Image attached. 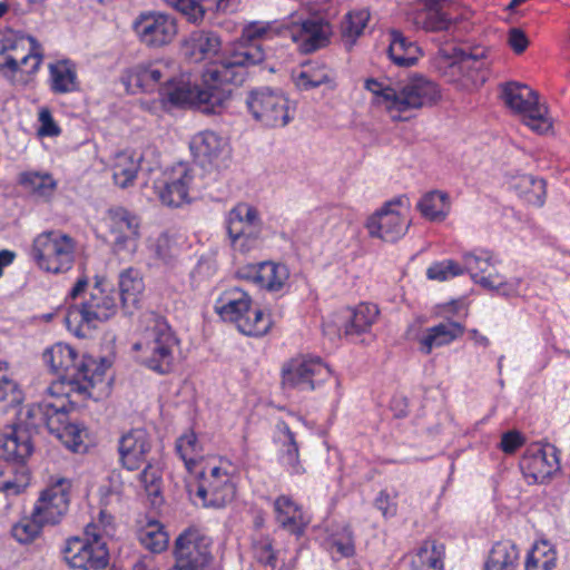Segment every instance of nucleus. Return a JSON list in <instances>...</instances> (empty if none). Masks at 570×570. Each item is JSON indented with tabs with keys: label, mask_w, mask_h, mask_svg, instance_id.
Masks as SVG:
<instances>
[{
	"label": "nucleus",
	"mask_w": 570,
	"mask_h": 570,
	"mask_svg": "<svg viewBox=\"0 0 570 570\" xmlns=\"http://www.w3.org/2000/svg\"><path fill=\"white\" fill-rule=\"evenodd\" d=\"M278 431L277 441L281 443L279 463L291 475H301L305 469L299 460V446L287 423L279 421L276 425Z\"/></svg>",
	"instance_id": "nucleus-27"
},
{
	"label": "nucleus",
	"mask_w": 570,
	"mask_h": 570,
	"mask_svg": "<svg viewBox=\"0 0 570 570\" xmlns=\"http://www.w3.org/2000/svg\"><path fill=\"white\" fill-rule=\"evenodd\" d=\"M397 208H409V199L404 196L395 197L371 215L365 224L368 235L391 243L404 236L410 227V220H406Z\"/></svg>",
	"instance_id": "nucleus-15"
},
{
	"label": "nucleus",
	"mask_w": 570,
	"mask_h": 570,
	"mask_svg": "<svg viewBox=\"0 0 570 570\" xmlns=\"http://www.w3.org/2000/svg\"><path fill=\"white\" fill-rule=\"evenodd\" d=\"M262 263L259 264H248V265H245V266H242L237 269L236 272V277L239 278V279H244V281H248V282H252L254 284H257L259 283L261 281V275H262Z\"/></svg>",
	"instance_id": "nucleus-59"
},
{
	"label": "nucleus",
	"mask_w": 570,
	"mask_h": 570,
	"mask_svg": "<svg viewBox=\"0 0 570 570\" xmlns=\"http://www.w3.org/2000/svg\"><path fill=\"white\" fill-rule=\"evenodd\" d=\"M331 375L330 368L320 357L299 355L284 363L282 386L284 390L312 392Z\"/></svg>",
	"instance_id": "nucleus-14"
},
{
	"label": "nucleus",
	"mask_w": 570,
	"mask_h": 570,
	"mask_svg": "<svg viewBox=\"0 0 570 570\" xmlns=\"http://www.w3.org/2000/svg\"><path fill=\"white\" fill-rule=\"evenodd\" d=\"M45 522L36 518L35 512L30 517L22 518L12 529V537L20 543L28 544L35 541L41 533Z\"/></svg>",
	"instance_id": "nucleus-49"
},
{
	"label": "nucleus",
	"mask_w": 570,
	"mask_h": 570,
	"mask_svg": "<svg viewBox=\"0 0 570 570\" xmlns=\"http://www.w3.org/2000/svg\"><path fill=\"white\" fill-rule=\"evenodd\" d=\"M520 282H503L498 276L497 278V286L493 289H497L500 294L504 296H513L518 294V287Z\"/></svg>",
	"instance_id": "nucleus-64"
},
{
	"label": "nucleus",
	"mask_w": 570,
	"mask_h": 570,
	"mask_svg": "<svg viewBox=\"0 0 570 570\" xmlns=\"http://www.w3.org/2000/svg\"><path fill=\"white\" fill-rule=\"evenodd\" d=\"M226 228L233 244L243 237L256 239L262 229L258 210L247 203L237 204L228 213Z\"/></svg>",
	"instance_id": "nucleus-23"
},
{
	"label": "nucleus",
	"mask_w": 570,
	"mask_h": 570,
	"mask_svg": "<svg viewBox=\"0 0 570 570\" xmlns=\"http://www.w3.org/2000/svg\"><path fill=\"white\" fill-rule=\"evenodd\" d=\"M246 106L256 121L265 127H284L293 118L288 99L269 87H261L248 92Z\"/></svg>",
	"instance_id": "nucleus-13"
},
{
	"label": "nucleus",
	"mask_w": 570,
	"mask_h": 570,
	"mask_svg": "<svg viewBox=\"0 0 570 570\" xmlns=\"http://www.w3.org/2000/svg\"><path fill=\"white\" fill-rule=\"evenodd\" d=\"M389 56L400 67H411L416 63L421 56L420 47L405 37L400 30L392 29L390 32Z\"/></svg>",
	"instance_id": "nucleus-32"
},
{
	"label": "nucleus",
	"mask_w": 570,
	"mask_h": 570,
	"mask_svg": "<svg viewBox=\"0 0 570 570\" xmlns=\"http://www.w3.org/2000/svg\"><path fill=\"white\" fill-rule=\"evenodd\" d=\"M222 48L220 38L213 31L197 30L183 42L180 49L188 62H200L216 56Z\"/></svg>",
	"instance_id": "nucleus-26"
},
{
	"label": "nucleus",
	"mask_w": 570,
	"mask_h": 570,
	"mask_svg": "<svg viewBox=\"0 0 570 570\" xmlns=\"http://www.w3.org/2000/svg\"><path fill=\"white\" fill-rule=\"evenodd\" d=\"M210 539L197 527L180 533V570H206L213 557Z\"/></svg>",
	"instance_id": "nucleus-19"
},
{
	"label": "nucleus",
	"mask_w": 570,
	"mask_h": 570,
	"mask_svg": "<svg viewBox=\"0 0 570 570\" xmlns=\"http://www.w3.org/2000/svg\"><path fill=\"white\" fill-rule=\"evenodd\" d=\"M331 80L328 70L323 65H306L295 78V83L301 90H309L320 87Z\"/></svg>",
	"instance_id": "nucleus-48"
},
{
	"label": "nucleus",
	"mask_w": 570,
	"mask_h": 570,
	"mask_svg": "<svg viewBox=\"0 0 570 570\" xmlns=\"http://www.w3.org/2000/svg\"><path fill=\"white\" fill-rule=\"evenodd\" d=\"M76 243L69 235L50 230L39 234L33 239L30 254L40 269L59 274L72 267Z\"/></svg>",
	"instance_id": "nucleus-7"
},
{
	"label": "nucleus",
	"mask_w": 570,
	"mask_h": 570,
	"mask_svg": "<svg viewBox=\"0 0 570 570\" xmlns=\"http://www.w3.org/2000/svg\"><path fill=\"white\" fill-rule=\"evenodd\" d=\"M180 14L190 23H199L205 16V9L199 0H180Z\"/></svg>",
	"instance_id": "nucleus-55"
},
{
	"label": "nucleus",
	"mask_w": 570,
	"mask_h": 570,
	"mask_svg": "<svg viewBox=\"0 0 570 570\" xmlns=\"http://www.w3.org/2000/svg\"><path fill=\"white\" fill-rule=\"evenodd\" d=\"M266 29L252 23L244 28L242 37L226 48L219 58L207 65L200 83L185 81L180 72V108H189L205 115L220 114L230 98V86H242L249 68L265 60V51L258 39Z\"/></svg>",
	"instance_id": "nucleus-1"
},
{
	"label": "nucleus",
	"mask_w": 570,
	"mask_h": 570,
	"mask_svg": "<svg viewBox=\"0 0 570 570\" xmlns=\"http://www.w3.org/2000/svg\"><path fill=\"white\" fill-rule=\"evenodd\" d=\"M51 89L56 94L75 91L78 87L75 68L68 61L50 66Z\"/></svg>",
	"instance_id": "nucleus-43"
},
{
	"label": "nucleus",
	"mask_w": 570,
	"mask_h": 570,
	"mask_svg": "<svg viewBox=\"0 0 570 570\" xmlns=\"http://www.w3.org/2000/svg\"><path fill=\"white\" fill-rule=\"evenodd\" d=\"M333 546L342 557H351L354 554V543L351 533L347 534L344 541L335 540Z\"/></svg>",
	"instance_id": "nucleus-63"
},
{
	"label": "nucleus",
	"mask_w": 570,
	"mask_h": 570,
	"mask_svg": "<svg viewBox=\"0 0 570 570\" xmlns=\"http://www.w3.org/2000/svg\"><path fill=\"white\" fill-rule=\"evenodd\" d=\"M173 342L174 338L166 332L165 324H156L147 328L134 343L135 358L157 373H169L174 370Z\"/></svg>",
	"instance_id": "nucleus-9"
},
{
	"label": "nucleus",
	"mask_w": 570,
	"mask_h": 570,
	"mask_svg": "<svg viewBox=\"0 0 570 570\" xmlns=\"http://www.w3.org/2000/svg\"><path fill=\"white\" fill-rule=\"evenodd\" d=\"M70 489L71 481L59 478L41 491L32 510L36 518L46 524H58L68 512Z\"/></svg>",
	"instance_id": "nucleus-17"
},
{
	"label": "nucleus",
	"mask_w": 570,
	"mask_h": 570,
	"mask_svg": "<svg viewBox=\"0 0 570 570\" xmlns=\"http://www.w3.org/2000/svg\"><path fill=\"white\" fill-rule=\"evenodd\" d=\"M43 426L73 452L82 445V430L69 422L65 403L58 405L49 402Z\"/></svg>",
	"instance_id": "nucleus-24"
},
{
	"label": "nucleus",
	"mask_w": 570,
	"mask_h": 570,
	"mask_svg": "<svg viewBox=\"0 0 570 570\" xmlns=\"http://www.w3.org/2000/svg\"><path fill=\"white\" fill-rule=\"evenodd\" d=\"M262 275L258 286L272 292L279 291L288 279L289 273L285 265L272 262L262 263Z\"/></svg>",
	"instance_id": "nucleus-46"
},
{
	"label": "nucleus",
	"mask_w": 570,
	"mask_h": 570,
	"mask_svg": "<svg viewBox=\"0 0 570 570\" xmlns=\"http://www.w3.org/2000/svg\"><path fill=\"white\" fill-rule=\"evenodd\" d=\"M140 160L141 156L137 157L134 153L119 151L115 155L111 169L118 187L125 189L134 185L140 169Z\"/></svg>",
	"instance_id": "nucleus-36"
},
{
	"label": "nucleus",
	"mask_w": 570,
	"mask_h": 570,
	"mask_svg": "<svg viewBox=\"0 0 570 570\" xmlns=\"http://www.w3.org/2000/svg\"><path fill=\"white\" fill-rule=\"evenodd\" d=\"M155 193L164 206L176 207L174 195L178 193V179L174 175L164 174L155 181Z\"/></svg>",
	"instance_id": "nucleus-52"
},
{
	"label": "nucleus",
	"mask_w": 570,
	"mask_h": 570,
	"mask_svg": "<svg viewBox=\"0 0 570 570\" xmlns=\"http://www.w3.org/2000/svg\"><path fill=\"white\" fill-rule=\"evenodd\" d=\"M255 558L258 562L271 566L272 568L276 564V554L273 550L272 542L268 538L261 539L254 546Z\"/></svg>",
	"instance_id": "nucleus-54"
},
{
	"label": "nucleus",
	"mask_w": 570,
	"mask_h": 570,
	"mask_svg": "<svg viewBox=\"0 0 570 570\" xmlns=\"http://www.w3.org/2000/svg\"><path fill=\"white\" fill-rule=\"evenodd\" d=\"M464 273H469L472 279L484 288L497 286L498 275H484L494 265L493 256L488 250L471 252L463 255Z\"/></svg>",
	"instance_id": "nucleus-29"
},
{
	"label": "nucleus",
	"mask_w": 570,
	"mask_h": 570,
	"mask_svg": "<svg viewBox=\"0 0 570 570\" xmlns=\"http://www.w3.org/2000/svg\"><path fill=\"white\" fill-rule=\"evenodd\" d=\"M62 554L72 569L102 570L109 564L107 543L97 531L96 524L87 525L83 537L67 539Z\"/></svg>",
	"instance_id": "nucleus-8"
},
{
	"label": "nucleus",
	"mask_w": 570,
	"mask_h": 570,
	"mask_svg": "<svg viewBox=\"0 0 570 570\" xmlns=\"http://www.w3.org/2000/svg\"><path fill=\"white\" fill-rule=\"evenodd\" d=\"M485 58V51L480 48H475L470 52L462 51L461 62L466 67H474L481 69L484 63L482 59Z\"/></svg>",
	"instance_id": "nucleus-62"
},
{
	"label": "nucleus",
	"mask_w": 570,
	"mask_h": 570,
	"mask_svg": "<svg viewBox=\"0 0 570 570\" xmlns=\"http://www.w3.org/2000/svg\"><path fill=\"white\" fill-rule=\"evenodd\" d=\"M9 363H0V413L10 415L22 405L24 394L19 383L8 374Z\"/></svg>",
	"instance_id": "nucleus-34"
},
{
	"label": "nucleus",
	"mask_w": 570,
	"mask_h": 570,
	"mask_svg": "<svg viewBox=\"0 0 570 570\" xmlns=\"http://www.w3.org/2000/svg\"><path fill=\"white\" fill-rule=\"evenodd\" d=\"M375 507L384 517H393L396 513V503L392 501L386 491H381L375 499Z\"/></svg>",
	"instance_id": "nucleus-61"
},
{
	"label": "nucleus",
	"mask_w": 570,
	"mask_h": 570,
	"mask_svg": "<svg viewBox=\"0 0 570 570\" xmlns=\"http://www.w3.org/2000/svg\"><path fill=\"white\" fill-rule=\"evenodd\" d=\"M225 139L213 130H204L194 135L189 141L191 154L213 163L224 150Z\"/></svg>",
	"instance_id": "nucleus-35"
},
{
	"label": "nucleus",
	"mask_w": 570,
	"mask_h": 570,
	"mask_svg": "<svg viewBox=\"0 0 570 570\" xmlns=\"http://www.w3.org/2000/svg\"><path fill=\"white\" fill-rule=\"evenodd\" d=\"M7 463L0 469V492L6 497H16L24 492L30 483L29 471L24 461L4 460Z\"/></svg>",
	"instance_id": "nucleus-30"
},
{
	"label": "nucleus",
	"mask_w": 570,
	"mask_h": 570,
	"mask_svg": "<svg viewBox=\"0 0 570 570\" xmlns=\"http://www.w3.org/2000/svg\"><path fill=\"white\" fill-rule=\"evenodd\" d=\"M463 274V266L453 259L433 263L426 271L428 278L439 282H444Z\"/></svg>",
	"instance_id": "nucleus-51"
},
{
	"label": "nucleus",
	"mask_w": 570,
	"mask_h": 570,
	"mask_svg": "<svg viewBox=\"0 0 570 570\" xmlns=\"http://www.w3.org/2000/svg\"><path fill=\"white\" fill-rule=\"evenodd\" d=\"M511 187L518 196L529 204L539 207L544 204L547 194L544 179L523 174L512 179Z\"/></svg>",
	"instance_id": "nucleus-38"
},
{
	"label": "nucleus",
	"mask_w": 570,
	"mask_h": 570,
	"mask_svg": "<svg viewBox=\"0 0 570 570\" xmlns=\"http://www.w3.org/2000/svg\"><path fill=\"white\" fill-rule=\"evenodd\" d=\"M445 547L435 540H425L412 556L411 570H443Z\"/></svg>",
	"instance_id": "nucleus-37"
},
{
	"label": "nucleus",
	"mask_w": 570,
	"mask_h": 570,
	"mask_svg": "<svg viewBox=\"0 0 570 570\" xmlns=\"http://www.w3.org/2000/svg\"><path fill=\"white\" fill-rule=\"evenodd\" d=\"M332 32L331 23L321 16L294 21L289 29L291 38L303 53H312L326 47Z\"/></svg>",
	"instance_id": "nucleus-18"
},
{
	"label": "nucleus",
	"mask_w": 570,
	"mask_h": 570,
	"mask_svg": "<svg viewBox=\"0 0 570 570\" xmlns=\"http://www.w3.org/2000/svg\"><path fill=\"white\" fill-rule=\"evenodd\" d=\"M441 99V90L434 81L413 75L404 81H397L394 111H407L431 107Z\"/></svg>",
	"instance_id": "nucleus-16"
},
{
	"label": "nucleus",
	"mask_w": 570,
	"mask_h": 570,
	"mask_svg": "<svg viewBox=\"0 0 570 570\" xmlns=\"http://www.w3.org/2000/svg\"><path fill=\"white\" fill-rule=\"evenodd\" d=\"M118 311V294L114 288L99 281L89 291L88 297L76 311H70L67 316L68 327L71 330L72 321H78L75 334L85 337L83 327L96 328L100 323L110 320Z\"/></svg>",
	"instance_id": "nucleus-6"
},
{
	"label": "nucleus",
	"mask_w": 570,
	"mask_h": 570,
	"mask_svg": "<svg viewBox=\"0 0 570 570\" xmlns=\"http://www.w3.org/2000/svg\"><path fill=\"white\" fill-rule=\"evenodd\" d=\"M146 463L147 465L139 475L140 482L144 485L148 495H158L160 482L159 470L155 468L153 464H150L149 461Z\"/></svg>",
	"instance_id": "nucleus-53"
},
{
	"label": "nucleus",
	"mask_w": 570,
	"mask_h": 570,
	"mask_svg": "<svg viewBox=\"0 0 570 570\" xmlns=\"http://www.w3.org/2000/svg\"><path fill=\"white\" fill-rule=\"evenodd\" d=\"M520 553L518 547L511 541L497 542L485 562V570H515Z\"/></svg>",
	"instance_id": "nucleus-39"
},
{
	"label": "nucleus",
	"mask_w": 570,
	"mask_h": 570,
	"mask_svg": "<svg viewBox=\"0 0 570 570\" xmlns=\"http://www.w3.org/2000/svg\"><path fill=\"white\" fill-rule=\"evenodd\" d=\"M524 478L534 483L546 482L560 469L558 451L553 445L528 450L520 461Z\"/></svg>",
	"instance_id": "nucleus-21"
},
{
	"label": "nucleus",
	"mask_w": 570,
	"mask_h": 570,
	"mask_svg": "<svg viewBox=\"0 0 570 570\" xmlns=\"http://www.w3.org/2000/svg\"><path fill=\"white\" fill-rule=\"evenodd\" d=\"M49 402L30 404L26 407H17L3 422V426L11 432L3 435L0 444V458L3 460L26 461L33 451L31 432L37 431L45 423V416Z\"/></svg>",
	"instance_id": "nucleus-4"
},
{
	"label": "nucleus",
	"mask_w": 570,
	"mask_h": 570,
	"mask_svg": "<svg viewBox=\"0 0 570 570\" xmlns=\"http://www.w3.org/2000/svg\"><path fill=\"white\" fill-rule=\"evenodd\" d=\"M134 30L142 43L156 48L173 41L177 26L166 14L142 13L134 22Z\"/></svg>",
	"instance_id": "nucleus-20"
},
{
	"label": "nucleus",
	"mask_w": 570,
	"mask_h": 570,
	"mask_svg": "<svg viewBox=\"0 0 570 570\" xmlns=\"http://www.w3.org/2000/svg\"><path fill=\"white\" fill-rule=\"evenodd\" d=\"M151 442L144 430H131L119 440L120 462L127 470L134 471L148 462Z\"/></svg>",
	"instance_id": "nucleus-25"
},
{
	"label": "nucleus",
	"mask_w": 570,
	"mask_h": 570,
	"mask_svg": "<svg viewBox=\"0 0 570 570\" xmlns=\"http://www.w3.org/2000/svg\"><path fill=\"white\" fill-rule=\"evenodd\" d=\"M180 458L188 472L185 489L195 505L220 509L234 500L236 488L226 471L215 466L206 478L202 460L186 458L181 453Z\"/></svg>",
	"instance_id": "nucleus-3"
},
{
	"label": "nucleus",
	"mask_w": 570,
	"mask_h": 570,
	"mask_svg": "<svg viewBox=\"0 0 570 570\" xmlns=\"http://www.w3.org/2000/svg\"><path fill=\"white\" fill-rule=\"evenodd\" d=\"M365 88L380 97L391 114L394 111L397 82H384L371 78L365 81Z\"/></svg>",
	"instance_id": "nucleus-50"
},
{
	"label": "nucleus",
	"mask_w": 570,
	"mask_h": 570,
	"mask_svg": "<svg viewBox=\"0 0 570 570\" xmlns=\"http://www.w3.org/2000/svg\"><path fill=\"white\" fill-rule=\"evenodd\" d=\"M464 326L458 322H442L429 327L419 338L420 351L429 355L433 348L448 345L464 334Z\"/></svg>",
	"instance_id": "nucleus-28"
},
{
	"label": "nucleus",
	"mask_w": 570,
	"mask_h": 570,
	"mask_svg": "<svg viewBox=\"0 0 570 570\" xmlns=\"http://www.w3.org/2000/svg\"><path fill=\"white\" fill-rule=\"evenodd\" d=\"M39 46L31 37H17L12 31L0 32V68L26 75L36 72L41 63Z\"/></svg>",
	"instance_id": "nucleus-11"
},
{
	"label": "nucleus",
	"mask_w": 570,
	"mask_h": 570,
	"mask_svg": "<svg viewBox=\"0 0 570 570\" xmlns=\"http://www.w3.org/2000/svg\"><path fill=\"white\" fill-rule=\"evenodd\" d=\"M379 309L375 305L361 304L352 313L345 325V336L353 337L366 333L376 321Z\"/></svg>",
	"instance_id": "nucleus-41"
},
{
	"label": "nucleus",
	"mask_w": 570,
	"mask_h": 570,
	"mask_svg": "<svg viewBox=\"0 0 570 570\" xmlns=\"http://www.w3.org/2000/svg\"><path fill=\"white\" fill-rule=\"evenodd\" d=\"M370 13L366 10H357L348 12L341 27L342 38L345 46L350 49L355 43L367 24Z\"/></svg>",
	"instance_id": "nucleus-45"
},
{
	"label": "nucleus",
	"mask_w": 570,
	"mask_h": 570,
	"mask_svg": "<svg viewBox=\"0 0 570 570\" xmlns=\"http://www.w3.org/2000/svg\"><path fill=\"white\" fill-rule=\"evenodd\" d=\"M145 288L142 276L136 268L129 267L119 275V297L124 308L135 307Z\"/></svg>",
	"instance_id": "nucleus-40"
},
{
	"label": "nucleus",
	"mask_w": 570,
	"mask_h": 570,
	"mask_svg": "<svg viewBox=\"0 0 570 570\" xmlns=\"http://www.w3.org/2000/svg\"><path fill=\"white\" fill-rule=\"evenodd\" d=\"M19 185L33 198L48 202L57 189L56 179L45 171H23L18 178Z\"/></svg>",
	"instance_id": "nucleus-33"
},
{
	"label": "nucleus",
	"mask_w": 570,
	"mask_h": 570,
	"mask_svg": "<svg viewBox=\"0 0 570 570\" xmlns=\"http://www.w3.org/2000/svg\"><path fill=\"white\" fill-rule=\"evenodd\" d=\"M501 98L512 111L522 115L523 122L533 131L546 134L552 128L547 107L539 104L538 94L529 86L507 82L502 86Z\"/></svg>",
	"instance_id": "nucleus-10"
},
{
	"label": "nucleus",
	"mask_w": 570,
	"mask_h": 570,
	"mask_svg": "<svg viewBox=\"0 0 570 570\" xmlns=\"http://www.w3.org/2000/svg\"><path fill=\"white\" fill-rule=\"evenodd\" d=\"M556 551L543 541L533 547L525 561V570H553L556 567Z\"/></svg>",
	"instance_id": "nucleus-47"
},
{
	"label": "nucleus",
	"mask_w": 570,
	"mask_h": 570,
	"mask_svg": "<svg viewBox=\"0 0 570 570\" xmlns=\"http://www.w3.org/2000/svg\"><path fill=\"white\" fill-rule=\"evenodd\" d=\"M107 219L115 250H135L139 236V218L124 207H114L107 212Z\"/></svg>",
	"instance_id": "nucleus-22"
},
{
	"label": "nucleus",
	"mask_w": 570,
	"mask_h": 570,
	"mask_svg": "<svg viewBox=\"0 0 570 570\" xmlns=\"http://www.w3.org/2000/svg\"><path fill=\"white\" fill-rule=\"evenodd\" d=\"M277 523L286 531L301 535L307 522L304 520L301 508L286 495L278 497L274 502Z\"/></svg>",
	"instance_id": "nucleus-31"
},
{
	"label": "nucleus",
	"mask_w": 570,
	"mask_h": 570,
	"mask_svg": "<svg viewBox=\"0 0 570 570\" xmlns=\"http://www.w3.org/2000/svg\"><path fill=\"white\" fill-rule=\"evenodd\" d=\"M43 361L68 387L67 395L76 393L83 399L92 397L96 386L104 383L107 368L105 360L97 362L88 355L79 357L77 351L68 344L57 343L47 348Z\"/></svg>",
	"instance_id": "nucleus-2"
},
{
	"label": "nucleus",
	"mask_w": 570,
	"mask_h": 570,
	"mask_svg": "<svg viewBox=\"0 0 570 570\" xmlns=\"http://www.w3.org/2000/svg\"><path fill=\"white\" fill-rule=\"evenodd\" d=\"M215 311L223 321L235 324L247 336H264L273 325L271 315L253 307L249 294L238 286L228 288L220 295Z\"/></svg>",
	"instance_id": "nucleus-5"
},
{
	"label": "nucleus",
	"mask_w": 570,
	"mask_h": 570,
	"mask_svg": "<svg viewBox=\"0 0 570 570\" xmlns=\"http://www.w3.org/2000/svg\"><path fill=\"white\" fill-rule=\"evenodd\" d=\"M524 443V438L518 431H508L502 434L500 449L507 453H514Z\"/></svg>",
	"instance_id": "nucleus-58"
},
{
	"label": "nucleus",
	"mask_w": 570,
	"mask_h": 570,
	"mask_svg": "<svg viewBox=\"0 0 570 570\" xmlns=\"http://www.w3.org/2000/svg\"><path fill=\"white\" fill-rule=\"evenodd\" d=\"M128 83L142 91H151L157 83L159 87V101L164 110L173 111L178 108V81L175 71L167 62L156 67L138 66L128 75Z\"/></svg>",
	"instance_id": "nucleus-12"
},
{
	"label": "nucleus",
	"mask_w": 570,
	"mask_h": 570,
	"mask_svg": "<svg viewBox=\"0 0 570 570\" xmlns=\"http://www.w3.org/2000/svg\"><path fill=\"white\" fill-rule=\"evenodd\" d=\"M171 245H175V237L170 236L168 233L161 234L156 244L157 255L164 261L171 259L174 255L171 254Z\"/></svg>",
	"instance_id": "nucleus-60"
},
{
	"label": "nucleus",
	"mask_w": 570,
	"mask_h": 570,
	"mask_svg": "<svg viewBox=\"0 0 570 570\" xmlns=\"http://www.w3.org/2000/svg\"><path fill=\"white\" fill-rule=\"evenodd\" d=\"M137 535L139 542L154 553H159L168 547L169 537L158 521H149L138 530Z\"/></svg>",
	"instance_id": "nucleus-44"
},
{
	"label": "nucleus",
	"mask_w": 570,
	"mask_h": 570,
	"mask_svg": "<svg viewBox=\"0 0 570 570\" xmlns=\"http://www.w3.org/2000/svg\"><path fill=\"white\" fill-rule=\"evenodd\" d=\"M39 122L40 127L38 128V135L42 137H56L60 134L59 126L55 122L51 111L49 108L43 107L39 111Z\"/></svg>",
	"instance_id": "nucleus-56"
},
{
	"label": "nucleus",
	"mask_w": 570,
	"mask_h": 570,
	"mask_svg": "<svg viewBox=\"0 0 570 570\" xmlns=\"http://www.w3.org/2000/svg\"><path fill=\"white\" fill-rule=\"evenodd\" d=\"M508 45L514 53L521 55L529 46V39L524 31L519 28H511L508 32Z\"/></svg>",
	"instance_id": "nucleus-57"
},
{
	"label": "nucleus",
	"mask_w": 570,
	"mask_h": 570,
	"mask_svg": "<svg viewBox=\"0 0 570 570\" xmlns=\"http://www.w3.org/2000/svg\"><path fill=\"white\" fill-rule=\"evenodd\" d=\"M446 193L433 190L426 193L417 203V209L423 217L431 222H442L446 217Z\"/></svg>",
	"instance_id": "nucleus-42"
}]
</instances>
